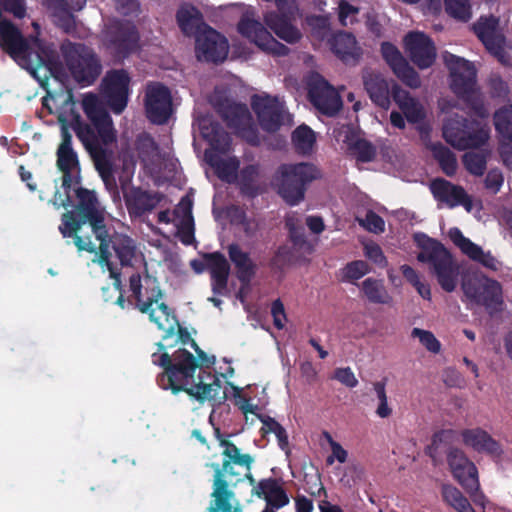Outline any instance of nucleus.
Returning <instances> with one entry per match:
<instances>
[{
    "label": "nucleus",
    "mask_w": 512,
    "mask_h": 512,
    "mask_svg": "<svg viewBox=\"0 0 512 512\" xmlns=\"http://www.w3.org/2000/svg\"><path fill=\"white\" fill-rule=\"evenodd\" d=\"M425 238L420 245L422 250L418 253L417 260L430 265L431 272L436 276L444 291H454L457 285L458 270L451 253L441 242L427 236Z\"/></svg>",
    "instance_id": "obj_9"
},
{
    "label": "nucleus",
    "mask_w": 512,
    "mask_h": 512,
    "mask_svg": "<svg viewBox=\"0 0 512 512\" xmlns=\"http://www.w3.org/2000/svg\"><path fill=\"white\" fill-rule=\"evenodd\" d=\"M285 226L289 233V239L293 247L298 250H304L309 244L305 236V230L301 225H298L293 219H287Z\"/></svg>",
    "instance_id": "obj_54"
},
{
    "label": "nucleus",
    "mask_w": 512,
    "mask_h": 512,
    "mask_svg": "<svg viewBox=\"0 0 512 512\" xmlns=\"http://www.w3.org/2000/svg\"><path fill=\"white\" fill-rule=\"evenodd\" d=\"M214 108L235 134L252 146L260 143L259 134L246 104L236 103L227 97L218 98Z\"/></svg>",
    "instance_id": "obj_11"
},
{
    "label": "nucleus",
    "mask_w": 512,
    "mask_h": 512,
    "mask_svg": "<svg viewBox=\"0 0 512 512\" xmlns=\"http://www.w3.org/2000/svg\"><path fill=\"white\" fill-rule=\"evenodd\" d=\"M404 49L410 60L419 68L431 67L436 60V47L432 39L420 31H411L403 40Z\"/></svg>",
    "instance_id": "obj_24"
},
{
    "label": "nucleus",
    "mask_w": 512,
    "mask_h": 512,
    "mask_svg": "<svg viewBox=\"0 0 512 512\" xmlns=\"http://www.w3.org/2000/svg\"><path fill=\"white\" fill-rule=\"evenodd\" d=\"M465 295L476 304L485 307L490 316L502 311V287L493 279H486L483 283H464Z\"/></svg>",
    "instance_id": "obj_22"
},
{
    "label": "nucleus",
    "mask_w": 512,
    "mask_h": 512,
    "mask_svg": "<svg viewBox=\"0 0 512 512\" xmlns=\"http://www.w3.org/2000/svg\"><path fill=\"white\" fill-rule=\"evenodd\" d=\"M99 252H98V264L100 266H106L109 271V276L113 279V288L118 293H123V284L121 280V272L114 267L111 262V252L107 250V245L105 242L99 243Z\"/></svg>",
    "instance_id": "obj_50"
},
{
    "label": "nucleus",
    "mask_w": 512,
    "mask_h": 512,
    "mask_svg": "<svg viewBox=\"0 0 512 512\" xmlns=\"http://www.w3.org/2000/svg\"><path fill=\"white\" fill-rule=\"evenodd\" d=\"M462 163L470 174L477 177L483 176L487 168V158L480 152H466L462 156Z\"/></svg>",
    "instance_id": "obj_52"
},
{
    "label": "nucleus",
    "mask_w": 512,
    "mask_h": 512,
    "mask_svg": "<svg viewBox=\"0 0 512 512\" xmlns=\"http://www.w3.org/2000/svg\"><path fill=\"white\" fill-rule=\"evenodd\" d=\"M130 179H120L121 190L130 217H142L153 211L164 199L161 192H149L141 187L129 186Z\"/></svg>",
    "instance_id": "obj_20"
},
{
    "label": "nucleus",
    "mask_w": 512,
    "mask_h": 512,
    "mask_svg": "<svg viewBox=\"0 0 512 512\" xmlns=\"http://www.w3.org/2000/svg\"><path fill=\"white\" fill-rule=\"evenodd\" d=\"M321 178L320 170L312 163L281 164L274 176L278 195L290 206H296L305 198L308 186Z\"/></svg>",
    "instance_id": "obj_6"
},
{
    "label": "nucleus",
    "mask_w": 512,
    "mask_h": 512,
    "mask_svg": "<svg viewBox=\"0 0 512 512\" xmlns=\"http://www.w3.org/2000/svg\"><path fill=\"white\" fill-rule=\"evenodd\" d=\"M430 149L442 172L448 177L454 176L458 167L456 155L441 142L431 144Z\"/></svg>",
    "instance_id": "obj_42"
},
{
    "label": "nucleus",
    "mask_w": 512,
    "mask_h": 512,
    "mask_svg": "<svg viewBox=\"0 0 512 512\" xmlns=\"http://www.w3.org/2000/svg\"><path fill=\"white\" fill-rule=\"evenodd\" d=\"M61 143L57 149V167L62 172V187L65 191L63 207H68L72 200L70 191L73 186L80 184V164L77 153L72 148V135L67 125L63 122L61 126Z\"/></svg>",
    "instance_id": "obj_12"
},
{
    "label": "nucleus",
    "mask_w": 512,
    "mask_h": 512,
    "mask_svg": "<svg viewBox=\"0 0 512 512\" xmlns=\"http://www.w3.org/2000/svg\"><path fill=\"white\" fill-rule=\"evenodd\" d=\"M256 495L263 498L271 509H280L289 503V498L278 482H257Z\"/></svg>",
    "instance_id": "obj_41"
},
{
    "label": "nucleus",
    "mask_w": 512,
    "mask_h": 512,
    "mask_svg": "<svg viewBox=\"0 0 512 512\" xmlns=\"http://www.w3.org/2000/svg\"><path fill=\"white\" fill-rule=\"evenodd\" d=\"M442 497L447 505L458 512H476L462 492L451 484H443Z\"/></svg>",
    "instance_id": "obj_45"
},
{
    "label": "nucleus",
    "mask_w": 512,
    "mask_h": 512,
    "mask_svg": "<svg viewBox=\"0 0 512 512\" xmlns=\"http://www.w3.org/2000/svg\"><path fill=\"white\" fill-rule=\"evenodd\" d=\"M130 76L124 69L110 70L102 80L103 95L110 109L120 114L126 108Z\"/></svg>",
    "instance_id": "obj_19"
},
{
    "label": "nucleus",
    "mask_w": 512,
    "mask_h": 512,
    "mask_svg": "<svg viewBox=\"0 0 512 512\" xmlns=\"http://www.w3.org/2000/svg\"><path fill=\"white\" fill-rule=\"evenodd\" d=\"M412 336L418 337L420 343L432 353H439L441 350L440 341L430 331L423 330L420 328H414L412 330Z\"/></svg>",
    "instance_id": "obj_56"
},
{
    "label": "nucleus",
    "mask_w": 512,
    "mask_h": 512,
    "mask_svg": "<svg viewBox=\"0 0 512 512\" xmlns=\"http://www.w3.org/2000/svg\"><path fill=\"white\" fill-rule=\"evenodd\" d=\"M158 310L164 317L165 321L163 322L161 317L156 315L158 323L155 324L159 330L164 332L162 341L156 343V352L163 353L167 348H172L179 342L183 345L190 344L192 346V341L195 340L191 338L188 329L180 325L173 310L164 302L158 304Z\"/></svg>",
    "instance_id": "obj_13"
},
{
    "label": "nucleus",
    "mask_w": 512,
    "mask_h": 512,
    "mask_svg": "<svg viewBox=\"0 0 512 512\" xmlns=\"http://www.w3.org/2000/svg\"><path fill=\"white\" fill-rule=\"evenodd\" d=\"M52 14L57 18L58 26L63 29L64 32L70 33L75 29V17L69 10L68 5L55 10Z\"/></svg>",
    "instance_id": "obj_59"
},
{
    "label": "nucleus",
    "mask_w": 512,
    "mask_h": 512,
    "mask_svg": "<svg viewBox=\"0 0 512 512\" xmlns=\"http://www.w3.org/2000/svg\"><path fill=\"white\" fill-rule=\"evenodd\" d=\"M363 83L371 101L378 107L388 110L391 105V86L379 73L366 72Z\"/></svg>",
    "instance_id": "obj_32"
},
{
    "label": "nucleus",
    "mask_w": 512,
    "mask_h": 512,
    "mask_svg": "<svg viewBox=\"0 0 512 512\" xmlns=\"http://www.w3.org/2000/svg\"><path fill=\"white\" fill-rule=\"evenodd\" d=\"M381 54L383 59L392 69L393 73L406 86L417 89L421 86V80L416 70L409 65L399 49L391 42L381 44Z\"/></svg>",
    "instance_id": "obj_25"
},
{
    "label": "nucleus",
    "mask_w": 512,
    "mask_h": 512,
    "mask_svg": "<svg viewBox=\"0 0 512 512\" xmlns=\"http://www.w3.org/2000/svg\"><path fill=\"white\" fill-rule=\"evenodd\" d=\"M111 48L120 57H128L139 48L140 35L136 25L128 20L114 19L106 29Z\"/></svg>",
    "instance_id": "obj_14"
},
{
    "label": "nucleus",
    "mask_w": 512,
    "mask_h": 512,
    "mask_svg": "<svg viewBox=\"0 0 512 512\" xmlns=\"http://www.w3.org/2000/svg\"><path fill=\"white\" fill-rule=\"evenodd\" d=\"M154 365L163 368V372L157 377V384L164 390H171L173 394L186 392L197 384L195 373L200 371L198 360L186 349H178L173 356L167 351L154 352L151 355Z\"/></svg>",
    "instance_id": "obj_4"
},
{
    "label": "nucleus",
    "mask_w": 512,
    "mask_h": 512,
    "mask_svg": "<svg viewBox=\"0 0 512 512\" xmlns=\"http://www.w3.org/2000/svg\"><path fill=\"white\" fill-rule=\"evenodd\" d=\"M493 120L499 136L512 142V105L498 109L494 113Z\"/></svg>",
    "instance_id": "obj_48"
},
{
    "label": "nucleus",
    "mask_w": 512,
    "mask_h": 512,
    "mask_svg": "<svg viewBox=\"0 0 512 512\" xmlns=\"http://www.w3.org/2000/svg\"><path fill=\"white\" fill-rule=\"evenodd\" d=\"M141 275L133 273L129 278V289L136 301V308L143 314H148L149 320L158 323L156 311L152 308L153 304H160L159 300L163 297V292L156 284L153 287H146L145 293L142 291Z\"/></svg>",
    "instance_id": "obj_27"
},
{
    "label": "nucleus",
    "mask_w": 512,
    "mask_h": 512,
    "mask_svg": "<svg viewBox=\"0 0 512 512\" xmlns=\"http://www.w3.org/2000/svg\"><path fill=\"white\" fill-rule=\"evenodd\" d=\"M238 32L264 51L277 56H287L289 47L276 40L258 20L243 16L237 25Z\"/></svg>",
    "instance_id": "obj_15"
},
{
    "label": "nucleus",
    "mask_w": 512,
    "mask_h": 512,
    "mask_svg": "<svg viewBox=\"0 0 512 512\" xmlns=\"http://www.w3.org/2000/svg\"><path fill=\"white\" fill-rule=\"evenodd\" d=\"M361 289L368 301L371 303L390 304L392 302V297L385 288L382 280L371 277L366 278L362 282Z\"/></svg>",
    "instance_id": "obj_43"
},
{
    "label": "nucleus",
    "mask_w": 512,
    "mask_h": 512,
    "mask_svg": "<svg viewBox=\"0 0 512 512\" xmlns=\"http://www.w3.org/2000/svg\"><path fill=\"white\" fill-rule=\"evenodd\" d=\"M261 166L258 163L248 164L242 167L236 179L240 194L249 199H254L262 193Z\"/></svg>",
    "instance_id": "obj_36"
},
{
    "label": "nucleus",
    "mask_w": 512,
    "mask_h": 512,
    "mask_svg": "<svg viewBox=\"0 0 512 512\" xmlns=\"http://www.w3.org/2000/svg\"><path fill=\"white\" fill-rule=\"evenodd\" d=\"M209 165L214 169L217 177L226 183H235L238 172L240 170V161L237 157H229L228 159H222L215 155H208Z\"/></svg>",
    "instance_id": "obj_40"
},
{
    "label": "nucleus",
    "mask_w": 512,
    "mask_h": 512,
    "mask_svg": "<svg viewBox=\"0 0 512 512\" xmlns=\"http://www.w3.org/2000/svg\"><path fill=\"white\" fill-rule=\"evenodd\" d=\"M110 156H105L104 161H100L99 158H92L95 168L98 171L99 175L101 176L105 186L108 189L116 188V182L115 178L113 176V166L112 162L110 160Z\"/></svg>",
    "instance_id": "obj_55"
},
{
    "label": "nucleus",
    "mask_w": 512,
    "mask_h": 512,
    "mask_svg": "<svg viewBox=\"0 0 512 512\" xmlns=\"http://www.w3.org/2000/svg\"><path fill=\"white\" fill-rule=\"evenodd\" d=\"M448 466L455 480H478L476 465L459 448L448 454Z\"/></svg>",
    "instance_id": "obj_37"
},
{
    "label": "nucleus",
    "mask_w": 512,
    "mask_h": 512,
    "mask_svg": "<svg viewBox=\"0 0 512 512\" xmlns=\"http://www.w3.org/2000/svg\"><path fill=\"white\" fill-rule=\"evenodd\" d=\"M257 418L262 422L263 426L261 428V432L263 434H275L278 442V446L282 451H288L289 449V440L286 429L274 418L265 415V414H257Z\"/></svg>",
    "instance_id": "obj_44"
},
{
    "label": "nucleus",
    "mask_w": 512,
    "mask_h": 512,
    "mask_svg": "<svg viewBox=\"0 0 512 512\" xmlns=\"http://www.w3.org/2000/svg\"><path fill=\"white\" fill-rule=\"evenodd\" d=\"M308 99L326 116L336 115L342 108V99L336 89L321 75L312 77L308 83Z\"/></svg>",
    "instance_id": "obj_17"
},
{
    "label": "nucleus",
    "mask_w": 512,
    "mask_h": 512,
    "mask_svg": "<svg viewBox=\"0 0 512 512\" xmlns=\"http://www.w3.org/2000/svg\"><path fill=\"white\" fill-rule=\"evenodd\" d=\"M445 12L452 18L468 22L472 17V8L469 0H443Z\"/></svg>",
    "instance_id": "obj_51"
},
{
    "label": "nucleus",
    "mask_w": 512,
    "mask_h": 512,
    "mask_svg": "<svg viewBox=\"0 0 512 512\" xmlns=\"http://www.w3.org/2000/svg\"><path fill=\"white\" fill-rule=\"evenodd\" d=\"M430 191L438 202L445 203L449 208L461 205L468 212L472 210V199L460 185L444 178H435L430 183Z\"/></svg>",
    "instance_id": "obj_26"
},
{
    "label": "nucleus",
    "mask_w": 512,
    "mask_h": 512,
    "mask_svg": "<svg viewBox=\"0 0 512 512\" xmlns=\"http://www.w3.org/2000/svg\"><path fill=\"white\" fill-rule=\"evenodd\" d=\"M485 48L497 58H501L504 54V37L497 32L491 34L489 37L481 39Z\"/></svg>",
    "instance_id": "obj_61"
},
{
    "label": "nucleus",
    "mask_w": 512,
    "mask_h": 512,
    "mask_svg": "<svg viewBox=\"0 0 512 512\" xmlns=\"http://www.w3.org/2000/svg\"><path fill=\"white\" fill-rule=\"evenodd\" d=\"M1 8L15 18L22 19L26 15V7L24 0H0Z\"/></svg>",
    "instance_id": "obj_64"
},
{
    "label": "nucleus",
    "mask_w": 512,
    "mask_h": 512,
    "mask_svg": "<svg viewBox=\"0 0 512 512\" xmlns=\"http://www.w3.org/2000/svg\"><path fill=\"white\" fill-rule=\"evenodd\" d=\"M237 279L243 286H248L256 274V264L249 259L248 261L235 266Z\"/></svg>",
    "instance_id": "obj_62"
},
{
    "label": "nucleus",
    "mask_w": 512,
    "mask_h": 512,
    "mask_svg": "<svg viewBox=\"0 0 512 512\" xmlns=\"http://www.w3.org/2000/svg\"><path fill=\"white\" fill-rule=\"evenodd\" d=\"M203 260L206 269L210 272L211 288L214 295L227 293L230 264L226 257L219 251L204 253Z\"/></svg>",
    "instance_id": "obj_29"
},
{
    "label": "nucleus",
    "mask_w": 512,
    "mask_h": 512,
    "mask_svg": "<svg viewBox=\"0 0 512 512\" xmlns=\"http://www.w3.org/2000/svg\"><path fill=\"white\" fill-rule=\"evenodd\" d=\"M359 13V8L350 4L347 0H340L338 3V17L342 26H347L348 22L353 23L354 18Z\"/></svg>",
    "instance_id": "obj_63"
},
{
    "label": "nucleus",
    "mask_w": 512,
    "mask_h": 512,
    "mask_svg": "<svg viewBox=\"0 0 512 512\" xmlns=\"http://www.w3.org/2000/svg\"><path fill=\"white\" fill-rule=\"evenodd\" d=\"M104 242L109 252L110 248H112L122 266H132V261L137 254V246L131 237L118 232L109 235L106 228Z\"/></svg>",
    "instance_id": "obj_34"
},
{
    "label": "nucleus",
    "mask_w": 512,
    "mask_h": 512,
    "mask_svg": "<svg viewBox=\"0 0 512 512\" xmlns=\"http://www.w3.org/2000/svg\"><path fill=\"white\" fill-rule=\"evenodd\" d=\"M228 50L227 39L209 25H204L195 38V53L199 61L221 63L227 58Z\"/></svg>",
    "instance_id": "obj_16"
},
{
    "label": "nucleus",
    "mask_w": 512,
    "mask_h": 512,
    "mask_svg": "<svg viewBox=\"0 0 512 512\" xmlns=\"http://www.w3.org/2000/svg\"><path fill=\"white\" fill-rule=\"evenodd\" d=\"M370 272V267L367 262L363 260H354L347 263L341 269L342 282L355 283V281L361 279L363 276Z\"/></svg>",
    "instance_id": "obj_53"
},
{
    "label": "nucleus",
    "mask_w": 512,
    "mask_h": 512,
    "mask_svg": "<svg viewBox=\"0 0 512 512\" xmlns=\"http://www.w3.org/2000/svg\"><path fill=\"white\" fill-rule=\"evenodd\" d=\"M277 11H269L264 15V23L278 38L288 44H296L302 39L300 29L294 25L295 11L293 7L284 9L279 0Z\"/></svg>",
    "instance_id": "obj_21"
},
{
    "label": "nucleus",
    "mask_w": 512,
    "mask_h": 512,
    "mask_svg": "<svg viewBox=\"0 0 512 512\" xmlns=\"http://www.w3.org/2000/svg\"><path fill=\"white\" fill-rule=\"evenodd\" d=\"M497 19L494 17H481L474 25L473 30L477 37L481 40L489 37L491 34L497 32Z\"/></svg>",
    "instance_id": "obj_60"
},
{
    "label": "nucleus",
    "mask_w": 512,
    "mask_h": 512,
    "mask_svg": "<svg viewBox=\"0 0 512 512\" xmlns=\"http://www.w3.org/2000/svg\"><path fill=\"white\" fill-rule=\"evenodd\" d=\"M449 69L450 87L454 94L468 104L471 110L480 118L489 116L488 110L476 89L477 71L474 65L459 56L446 52L443 56Z\"/></svg>",
    "instance_id": "obj_5"
},
{
    "label": "nucleus",
    "mask_w": 512,
    "mask_h": 512,
    "mask_svg": "<svg viewBox=\"0 0 512 512\" xmlns=\"http://www.w3.org/2000/svg\"><path fill=\"white\" fill-rule=\"evenodd\" d=\"M489 137L487 125L462 115L449 117L443 125V138L458 150L479 148L487 143Z\"/></svg>",
    "instance_id": "obj_8"
},
{
    "label": "nucleus",
    "mask_w": 512,
    "mask_h": 512,
    "mask_svg": "<svg viewBox=\"0 0 512 512\" xmlns=\"http://www.w3.org/2000/svg\"><path fill=\"white\" fill-rule=\"evenodd\" d=\"M348 150L357 161L362 163L371 162L376 156L375 146L366 139L357 138L348 142Z\"/></svg>",
    "instance_id": "obj_49"
},
{
    "label": "nucleus",
    "mask_w": 512,
    "mask_h": 512,
    "mask_svg": "<svg viewBox=\"0 0 512 512\" xmlns=\"http://www.w3.org/2000/svg\"><path fill=\"white\" fill-rule=\"evenodd\" d=\"M251 107L264 131L276 132L280 129L284 121V105L277 97L254 95Z\"/></svg>",
    "instance_id": "obj_23"
},
{
    "label": "nucleus",
    "mask_w": 512,
    "mask_h": 512,
    "mask_svg": "<svg viewBox=\"0 0 512 512\" xmlns=\"http://www.w3.org/2000/svg\"><path fill=\"white\" fill-rule=\"evenodd\" d=\"M331 50L343 62L357 61L360 49L357 47L355 36L349 32H340L331 40Z\"/></svg>",
    "instance_id": "obj_38"
},
{
    "label": "nucleus",
    "mask_w": 512,
    "mask_h": 512,
    "mask_svg": "<svg viewBox=\"0 0 512 512\" xmlns=\"http://www.w3.org/2000/svg\"><path fill=\"white\" fill-rule=\"evenodd\" d=\"M455 436L456 431L453 429H442L433 434L425 453L432 459L434 465L442 464L445 458L448 461L449 452L455 448L452 447Z\"/></svg>",
    "instance_id": "obj_35"
},
{
    "label": "nucleus",
    "mask_w": 512,
    "mask_h": 512,
    "mask_svg": "<svg viewBox=\"0 0 512 512\" xmlns=\"http://www.w3.org/2000/svg\"><path fill=\"white\" fill-rule=\"evenodd\" d=\"M461 437L465 446L492 459L499 460L504 454L501 443L480 427L462 430Z\"/></svg>",
    "instance_id": "obj_28"
},
{
    "label": "nucleus",
    "mask_w": 512,
    "mask_h": 512,
    "mask_svg": "<svg viewBox=\"0 0 512 512\" xmlns=\"http://www.w3.org/2000/svg\"><path fill=\"white\" fill-rule=\"evenodd\" d=\"M60 52L73 79L82 87L92 85L100 76V59L87 45L65 40Z\"/></svg>",
    "instance_id": "obj_7"
},
{
    "label": "nucleus",
    "mask_w": 512,
    "mask_h": 512,
    "mask_svg": "<svg viewBox=\"0 0 512 512\" xmlns=\"http://www.w3.org/2000/svg\"><path fill=\"white\" fill-rule=\"evenodd\" d=\"M82 106L89 122L76 116L73 130L91 158L104 161L105 156L111 155L109 147L117 141L113 120L95 94L85 95Z\"/></svg>",
    "instance_id": "obj_3"
},
{
    "label": "nucleus",
    "mask_w": 512,
    "mask_h": 512,
    "mask_svg": "<svg viewBox=\"0 0 512 512\" xmlns=\"http://www.w3.org/2000/svg\"><path fill=\"white\" fill-rule=\"evenodd\" d=\"M229 482H214L215 489L213 496L215 497V505L208 508V512H232L230 498L233 493L228 489ZM233 512H241L236 508Z\"/></svg>",
    "instance_id": "obj_47"
},
{
    "label": "nucleus",
    "mask_w": 512,
    "mask_h": 512,
    "mask_svg": "<svg viewBox=\"0 0 512 512\" xmlns=\"http://www.w3.org/2000/svg\"><path fill=\"white\" fill-rule=\"evenodd\" d=\"M144 104L146 116L154 124H165L172 114L171 92L162 83L154 82L147 85Z\"/></svg>",
    "instance_id": "obj_18"
},
{
    "label": "nucleus",
    "mask_w": 512,
    "mask_h": 512,
    "mask_svg": "<svg viewBox=\"0 0 512 512\" xmlns=\"http://www.w3.org/2000/svg\"><path fill=\"white\" fill-rule=\"evenodd\" d=\"M176 20L186 36L195 38L204 29V25H207L200 11L193 6H181L176 13Z\"/></svg>",
    "instance_id": "obj_39"
},
{
    "label": "nucleus",
    "mask_w": 512,
    "mask_h": 512,
    "mask_svg": "<svg viewBox=\"0 0 512 512\" xmlns=\"http://www.w3.org/2000/svg\"><path fill=\"white\" fill-rule=\"evenodd\" d=\"M78 203L75 211H67L61 216L59 231L64 238H73L78 251L97 253L91 236L83 237L79 232L89 223L96 240L104 242L106 224L102 212L98 209V199L94 191L83 187L74 189Z\"/></svg>",
    "instance_id": "obj_2"
},
{
    "label": "nucleus",
    "mask_w": 512,
    "mask_h": 512,
    "mask_svg": "<svg viewBox=\"0 0 512 512\" xmlns=\"http://www.w3.org/2000/svg\"><path fill=\"white\" fill-rule=\"evenodd\" d=\"M201 136L217 152L227 153L231 147V137L223 126L212 119L204 118L199 123Z\"/></svg>",
    "instance_id": "obj_33"
},
{
    "label": "nucleus",
    "mask_w": 512,
    "mask_h": 512,
    "mask_svg": "<svg viewBox=\"0 0 512 512\" xmlns=\"http://www.w3.org/2000/svg\"><path fill=\"white\" fill-rule=\"evenodd\" d=\"M391 95L409 123L417 124L425 119L426 112L420 101L395 82L391 85Z\"/></svg>",
    "instance_id": "obj_31"
},
{
    "label": "nucleus",
    "mask_w": 512,
    "mask_h": 512,
    "mask_svg": "<svg viewBox=\"0 0 512 512\" xmlns=\"http://www.w3.org/2000/svg\"><path fill=\"white\" fill-rule=\"evenodd\" d=\"M214 434L219 445L224 449L221 467L218 464H213V480H223L226 476L240 477L238 480H254L251 473L254 458L250 454L241 453L240 449L221 433L219 427H214Z\"/></svg>",
    "instance_id": "obj_10"
},
{
    "label": "nucleus",
    "mask_w": 512,
    "mask_h": 512,
    "mask_svg": "<svg viewBox=\"0 0 512 512\" xmlns=\"http://www.w3.org/2000/svg\"><path fill=\"white\" fill-rule=\"evenodd\" d=\"M490 96L494 99H506L509 95V86L500 75L493 74L488 80Z\"/></svg>",
    "instance_id": "obj_57"
},
{
    "label": "nucleus",
    "mask_w": 512,
    "mask_h": 512,
    "mask_svg": "<svg viewBox=\"0 0 512 512\" xmlns=\"http://www.w3.org/2000/svg\"><path fill=\"white\" fill-rule=\"evenodd\" d=\"M315 141V133L307 125H300L292 133V142L299 154H310Z\"/></svg>",
    "instance_id": "obj_46"
},
{
    "label": "nucleus",
    "mask_w": 512,
    "mask_h": 512,
    "mask_svg": "<svg viewBox=\"0 0 512 512\" xmlns=\"http://www.w3.org/2000/svg\"><path fill=\"white\" fill-rule=\"evenodd\" d=\"M189 395L201 402L205 400L221 402L226 399V392L222 391V382L218 375L202 369L197 376V384L194 389H190Z\"/></svg>",
    "instance_id": "obj_30"
},
{
    "label": "nucleus",
    "mask_w": 512,
    "mask_h": 512,
    "mask_svg": "<svg viewBox=\"0 0 512 512\" xmlns=\"http://www.w3.org/2000/svg\"><path fill=\"white\" fill-rule=\"evenodd\" d=\"M0 47L20 67L26 69L42 88L49 77L61 70L56 50L36 36L24 37L10 20L0 17Z\"/></svg>",
    "instance_id": "obj_1"
},
{
    "label": "nucleus",
    "mask_w": 512,
    "mask_h": 512,
    "mask_svg": "<svg viewBox=\"0 0 512 512\" xmlns=\"http://www.w3.org/2000/svg\"><path fill=\"white\" fill-rule=\"evenodd\" d=\"M359 224L367 231L379 234L385 230V222L381 216L372 210H369L364 219L359 220Z\"/></svg>",
    "instance_id": "obj_58"
}]
</instances>
